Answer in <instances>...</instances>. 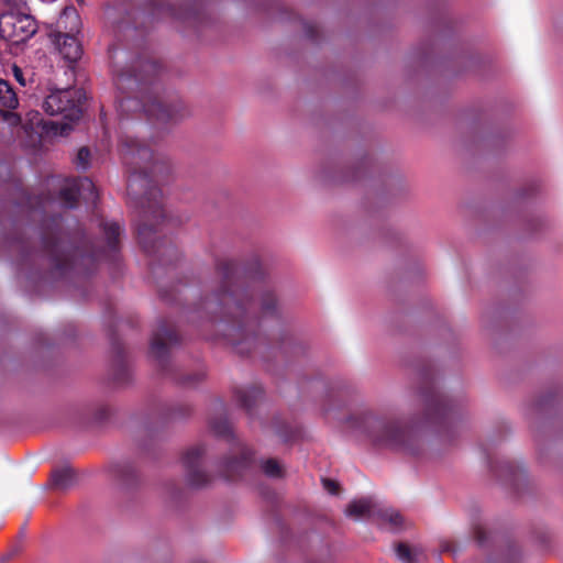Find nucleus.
Masks as SVG:
<instances>
[{
	"mask_svg": "<svg viewBox=\"0 0 563 563\" xmlns=\"http://www.w3.org/2000/svg\"><path fill=\"white\" fill-rule=\"evenodd\" d=\"M210 292L187 311L191 323L210 322L223 332L236 353L247 355L262 342V319L278 316L275 294L264 284L257 258L247 265L219 257Z\"/></svg>",
	"mask_w": 563,
	"mask_h": 563,
	"instance_id": "f257e3e1",
	"label": "nucleus"
},
{
	"mask_svg": "<svg viewBox=\"0 0 563 563\" xmlns=\"http://www.w3.org/2000/svg\"><path fill=\"white\" fill-rule=\"evenodd\" d=\"M120 153L129 172L128 196L140 209L142 218L136 229L141 246L150 255H176L177 250L172 245L162 251L163 242L156 239L158 227L167 221L162 190L156 183L170 174L169 159L165 155L156 154L148 144L129 135L121 137Z\"/></svg>",
	"mask_w": 563,
	"mask_h": 563,
	"instance_id": "f03ea898",
	"label": "nucleus"
},
{
	"mask_svg": "<svg viewBox=\"0 0 563 563\" xmlns=\"http://www.w3.org/2000/svg\"><path fill=\"white\" fill-rule=\"evenodd\" d=\"M117 52L115 44L109 45L108 53L112 62L114 85L120 92L121 109H131L130 103H134V110H142L148 119L159 123H177L190 114L179 97L159 96L156 79L163 67L156 59L151 56L140 57L133 66L120 68L114 62Z\"/></svg>",
	"mask_w": 563,
	"mask_h": 563,
	"instance_id": "7ed1b4c3",
	"label": "nucleus"
},
{
	"mask_svg": "<svg viewBox=\"0 0 563 563\" xmlns=\"http://www.w3.org/2000/svg\"><path fill=\"white\" fill-rule=\"evenodd\" d=\"M63 219L54 216L42 233V246L48 256L55 274L65 276L69 272L87 275L93 272L101 261L117 262L120 251L121 228L117 222L101 220L106 244L96 247L82 238L78 245L63 231Z\"/></svg>",
	"mask_w": 563,
	"mask_h": 563,
	"instance_id": "20e7f679",
	"label": "nucleus"
},
{
	"mask_svg": "<svg viewBox=\"0 0 563 563\" xmlns=\"http://www.w3.org/2000/svg\"><path fill=\"white\" fill-rule=\"evenodd\" d=\"M351 428L361 431L378 449L418 454L420 438L413 427L401 420L366 411L347 419Z\"/></svg>",
	"mask_w": 563,
	"mask_h": 563,
	"instance_id": "39448f33",
	"label": "nucleus"
},
{
	"mask_svg": "<svg viewBox=\"0 0 563 563\" xmlns=\"http://www.w3.org/2000/svg\"><path fill=\"white\" fill-rule=\"evenodd\" d=\"M180 343V335L175 324L168 319H159L153 331L150 345V354L155 360L162 375L173 379L179 385L191 387L205 378L203 371H196L188 375H181L170 358L172 347Z\"/></svg>",
	"mask_w": 563,
	"mask_h": 563,
	"instance_id": "423d86ee",
	"label": "nucleus"
},
{
	"mask_svg": "<svg viewBox=\"0 0 563 563\" xmlns=\"http://www.w3.org/2000/svg\"><path fill=\"white\" fill-rule=\"evenodd\" d=\"M136 12H130L123 3L117 5H108L103 12L104 27L119 36L128 30H136L146 24L165 18H180L174 5L164 0H151L146 10L137 12L145 21L139 23L135 16Z\"/></svg>",
	"mask_w": 563,
	"mask_h": 563,
	"instance_id": "0eeeda50",
	"label": "nucleus"
},
{
	"mask_svg": "<svg viewBox=\"0 0 563 563\" xmlns=\"http://www.w3.org/2000/svg\"><path fill=\"white\" fill-rule=\"evenodd\" d=\"M419 396L424 405V422L434 424L439 431L450 428L460 415L455 400L441 393L438 380L432 373L421 377Z\"/></svg>",
	"mask_w": 563,
	"mask_h": 563,
	"instance_id": "6e6552de",
	"label": "nucleus"
},
{
	"mask_svg": "<svg viewBox=\"0 0 563 563\" xmlns=\"http://www.w3.org/2000/svg\"><path fill=\"white\" fill-rule=\"evenodd\" d=\"M210 428L216 435L228 439L232 442V456L225 459L221 467V475L227 481H236L251 466L254 452L241 443L233 434L231 424L225 418H212Z\"/></svg>",
	"mask_w": 563,
	"mask_h": 563,
	"instance_id": "1a4fd4ad",
	"label": "nucleus"
},
{
	"mask_svg": "<svg viewBox=\"0 0 563 563\" xmlns=\"http://www.w3.org/2000/svg\"><path fill=\"white\" fill-rule=\"evenodd\" d=\"M67 21L70 22L69 31L65 33L53 31L49 33V38L62 57L69 64H74L79 60L82 55V46L75 36V33H78L80 30L81 22L74 7H66L63 10L57 21L58 27H63L64 25V29H67Z\"/></svg>",
	"mask_w": 563,
	"mask_h": 563,
	"instance_id": "9d476101",
	"label": "nucleus"
},
{
	"mask_svg": "<svg viewBox=\"0 0 563 563\" xmlns=\"http://www.w3.org/2000/svg\"><path fill=\"white\" fill-rule=\"evenodd\" d=\"M84 93L78 89H56L43 101L42 108L48 115H62L75 122L82 114Z\"/></svg>",
	"mask_w": 563,
	"mask_h": 563,
	"instance_id": "9b49d317",
	"label": "nucleus"
},
{
	"mask_svg": "<svg viewBox=\"0 0 563 563\" xmlns=\"http://www.w3.org/2000/svg\"><path fill=\"white\" fill-rule=\"evenodd\" d=\"M59 199L66 208L71 209L77 207L79 199L95 205L98 200V192L89 177H77L67 180L65 186L60 188Z\"/></svg>",
	"mask_w": 563,
	"mask_h": 563,
	"instance_id": "f8f14e48",
	"label": "nucleus"
},
{
	"mask_svg": "<svg viewBox=\"0 0 563 563\" xmlns=\"http://www.w3.org/2000/svg\"><path fill=\"white\" fill-rule=\"evenodd\" d=\"M206 453L203 445H195L188 449L183 457V465L186 470V478L188 485L200 488L210 483L211 477L208 473L200 468L202 456Z\"/></svg>",
	"mask_w": 563,
	"mask_h": 563,
	"instance_id": "ddd939ff",
	"label": "nucleus"
},
{
	"mask_svg": "<svg viewBox=\"0 0 563 563\" xmlns=\"http://www.w3.org/2000/svg\"><path fill=\"white\" fill-rule=\"evenodd\" d=\"M111 351L113 354L112 360V376L113 380L119 384H124L130 378V367L125 357V352L120 340L112 334L111 335Z\"/></svg>",
	"mask_w": 563,
	"mask_h": 563,
	"instance_id": "4468645a",
	"label": "nucleus"
},
{
	"mask_svg": "<svg viewBox=\"0 0 563 563\" xmlns=\"http://www.w3.org/2000/svg\"><path fill=\"white\" fill-rule=\"evenodd\" d=\"M233 394L239 406L251 416L257 402L262 400L264 390L258 385H252L250 387H238Z\"/></svg>",
	"mask_w": 563,
	"mask_h": 563,
	"instance_id": "2eb2a0df",
	"label": "nucleus"
},
{
	"mask_svg": "<svg viewBox=\"0 0 563 563\" xmlns=\"http://www.w3.org/2000/svg\"><path fill=\"white\" fill-rule=\"evenodd\" d=\"M379 508V504H377L373 498L365 497L357 500H353L349 504L346 508V515L354 519L367 518L375 520L377 515L376 511Z\"/></svg>",
	"mask_w": 563,
	"mask_h": 563,
	"instance_id": "dca6fc26",
	"label": "nucleus"
},
{
	"mask_svg": "<svg viewBox=\"0 0 563 563\" xmlns=\"http://www.w3.org/2000/svg\"><path fill=\"white\" fill-rule=\"evenodd\" d=\"M14 36L18 42L25 41L33 36L37 31V24L35 20L30 15L19 16L13 24Z\"/></svg>",
	"mask_w": 563,
	"mask_h": 563,
	"instance_id": "f3484780",
	"label": "nucleus"
},
{
	"mask_svg": "<svg viewBox=\"0 0 563 563\" xmlns=\"http://www.w3.org/2000/svg\"><path fill=\"white\" fill-rule=\"evenodd\" d=\"M113 476L125 485L133 484L136 478V470L133 464L129 462L117 463L111 467Z\"/></svg>",
	"mask_w": 563,
	"mask_h": 563,
	"instance_id": "a211bd4d",
	"label": "nucleus"
},
{
	"mask_svg": "<svg viewBox=\"0 0 563 563\" xmlns=\"http://www.w3.org/2000/svg\"><path fill=\"white\" fill-rule=\"evenodd\" d=\"M74 481V472L70 467L56 468L51 474V485L55 489H66Z\"/></svg>",
	"mask_w": 563,
	"mask_h": 563,
	"instance_id": "6ab92c4d",
	"label": "nucleus"
},
{
	"mask_svg": "<svg viewBox=\"0 0 563 563\" xmlns=\"http://www.w3.org/2000/svg\"><path fill=\"white\" fill-rule=\"evenodd\" d=\"M376 515H377V517L375 520L388 522L390 525V527L394 529H398L402 526V522H404L402 516L398 511H396L391 508H385L379 505V508L376 511Z\"/></svg>",
	"mask_w": 563,
	"mask_h": 563,
	"instance_id": "aec40b11",
	"label": "nucleus"
},
{
	"mask_svg": "<svg viewBox=\"0 0 563 563\" xmlns=\"http://www.w3.org/2000/svg\"><path fill=\"white\" fill-rule=\"evenodd\" d=\"M19 104L18 97L8 81L0 79V106L15 109Z\"/></svg>",
	"mask_w": 563,
	"mask_h": 563,
	"instance_id": "412c9836",
	"label": "nucleus"
},
{
	"mask_svg": "<svg viewBox=\"0 0 563 563\" xmlns=\"http://www.w3.org/2000/svg\"><path fill=\"white\" fill-rule=\"evenodd\" d=\"M278 350L283 354H300L303 352V346L296 341L291 335H284L278 344Z\"/></svg>",
	"mask_w": 563,
	"mask_h": 563,
	"instance_id": "4be33fe9",
	"label": "nucleus"
},
{
	"mask_svg": "<svg viewBox=\"0 0 563 563\" xmlns=\"http://www.w3.org/2000/svg\"><path fill=\"white\" fill-rule=\"evenodd\" d=\"M261 467L264 474L268 477L279 478L284 473L282 465L275 459H267L263 461Z\"/></svg>",
	"mask_w": 563,
	"mask_h": 563,
	"instance_id": "5701e85b",
	"label": "nucleus"
},
{
	"mask_svg": "<svg viewBox=\"0 0 563 563\" xmlns=\"http://www.w3.org/2000/svg\"><path fill=\"white\" fill-rule=\"evenodd\" d=\"M397 558L404 563H416L415 554L405 543H398L396 547Z\"/></svg>",
	"mask_w": 563,
	"mask_h": 563,
	"instance_id": "b1692460",
	"label": "nucleus"
},
{
	"mask_svg": "<svg viewBox=\"0 0 563 563\" xmlns=\"http://www.w3.org/2000/svg\"><path fill=\"white\" fill-rule=\"evenodd\" d=\"M90 162V151L88 147L82 146L79 148L77 156H76V165L78 168L86 170L89 167Z\"/></svg>",
	"mask_w": 563,
	"mask_h": 563,
	"instance_id": "393cba45",
	"label": "nucleus"
},
{
	"mask_svg": "<svg viewBox=\"0 0 563 563\" xmlns=\"http://www.w3.org/2000/svg\"><path fill=\"white\" fill-rule=\"evenodd\" d=\"M473 533H474V538L477 541V543L479 545H484L486 540H487V531H486V529L484 527H482V526H475L474 530H473Z\"/></svg>",
	"mask_w": 563,
	"mask_h": 563,
	"instance_id": "a878e982",
	"label": "nucleus"
},
{
	"mask_svg": "<svg viewBox=\"0 0 563 563\" xmlns=\"http://www.w3.org/2000/svg\"><path fill=\"white\" fill-rule=\"evenodd\" d=\"M191 412V407L189 405H180L177 408H175L172 412L173 417H185Z\"/></svg>",
	"mask_w": 563,
	"mask_h": 563,
	"instance_id": "bb28decb",
	"label": "nucleus"
},
{
	"mask_svg": "<svg viewBox=\"0 0 563 563\" xmlns=\"http://www.w3.org/2000/svg\"><path fill=\"white\" fill-rule=\"evenodd\" d=\"M323 486L330 494H338L340 489L339 484L330 478L323 479Z\"/></svg>",
	"mask_w": 563,
	"mask_h": 563,
	"instance_id": "cd10ccee",
	"label": "nucleus"
},
{
	"mask_svg": "<svg viewBox=\"0 0 563 563\" xmlns=\"http://www.w3.org/2000/svg\"><path fill=\"white\" fill-rule=\"evenodd\" d=\"M12 70H13V75H14V78L16 79V81L20 85L25 86V79H24L22 69L14 65Z\"/></svg>",
	"mask_w": 563,
	"mask_h": 563,
	"instance_id": "c85d7f7f",
	"label": "nucleus"
},
{
	"mask_svg": "<svg viewBox=\"0 0 563 563\" xmlns=\"http://www.w3.org/2000/svg\"><path fill=\"white\" fill-rule=\"evenodd\" d=\"M306 32H307V35L310 38H314L316 35H317V29L313 25H307L306 26Z\"/></svg>",
	"mask_w": 563,
	"mask_h": 563,
	"instance_id": "c756f323",
	"label": "nucleus"
},
{
	"mask_svg": "<svg viewBox=\"0 0 563 563\" xmlns=\"http://www.w3.org/2000/svg\"><path fill=\"white\" fill-rule=\"evenodd\" d=\"M551 402V399L550 397H543L542 399L539 400V402L537 404L538 408L539 409H543L548 404Z\"/></svg>",
	"mask_w": 563,
	"mask_h": 563,
	"instance_id": "7c9ffc66",
	"label": "nucleus"
},
{
	"mask_svg": "<svg viewBox=\"0 0 563 563\" xmlns=\"http://www.w3.org/2000/svg\"><path fill=\"white\" fill-rule=\"evenodd\" d=\"M107 415H108V409H107V408H101V409H100V416L98 417V419H102V418H104Z\"/></svg>",
	"mask_w": 563,
	"mask_h": 563,
	"instance_id": "2f4dec72",
	"label": "nucleus"
},
{
	"mask_svg": "<svg viewBox=\"0 0 563 563\" xmlns=\"http://www.w3.org/2000/svg\"><path fill=\"white\" fill-rule=\"evenodd\" d=\"M159 295H161V297H162L163 299H165V300H167V299H168V295H167V292H166V291L161 290V291H159Z\"/></svg>",
	"mask_w": 563,
	"mask_h": 563,
	"instance_id": "473e14b6",
	"label": "nucleus"
},
{
	"mask_svg": "<svg viewBox=\"0 0 563 563\" xmlns=\"http://www.w3.org/2000/svg\"><path fill=\"white\" fill-rule=\"evenodd\" d=\"M4 38V36L0 33V41H2Z\"/></svg>",
	"mask_w": 563,
	"mask_h": 563,
	"instance_id": "72a5a7b5",
	"label": "nucleus"
},
{
	"mask_svg": "<svg viewBox=\"0 0 563 563\" xmlns=\"http://www.w3.org/2000/svg\"><path fill=\"white\" fill-rule=\"evenodd\" d=\"M79 4L84 2V0H76Z\"/></svg>",
	"mask_w": 563,
	"mask_h": 563,
	"instance_id": "f704fd0d",
	"label": "nucleus"
},
{
	"mask_svg": "<svg viewBox=\"0 0 563 563\" xmlns=\"http://www.w3.org/2000/svg\"><path fill=\"white\" fill-rule=\"evenodd\" d=\"M194 563H206V562H202V561H196V562H194Z\"/></svg>",
	"mask_w": 563,
	"mask_h": 563,
	"instance_id": "c9c22d12",
	"label": "nucleus"
}]
</instances>
